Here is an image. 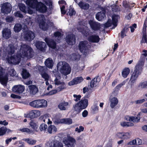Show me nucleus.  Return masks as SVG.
<instances>
[{"label":"nucleus","mask_w":147,"mask_h":147,"mask_svg":"<svg viewBox=\"0 0 147 147\" xmlns=\"http://www.w3.org/2000/svg\"><path fill=\"white\" fill-rule=\"evenodd\" d=\"M34 55L32 49L28 45H22L19 51L16 55L9 57V55H3V59H6V62L9 64L14 65L18 64L20 62L21 58L26 57L27 59L32 58Z\"/></svg>","instance_id":"obj_1"},{"label":"nucleus","mask_w":147,"mask_h":147,"mask_svg":"<svg viewBox=\"0 0 147 147\" xmlns=\"http://www.w3.org/2000/svg\"><path fill=\"white\" fill-rule=\"evenodd\" d=\"M26 3L32 9L29 7L26 9L25 5L24 4H20L19 5L20 10L25 13H28L30 14H32L35 9L43 13L45 12L47 10V7L45 5L41 2H38L37 0H27Z\"/></svg>","instance_id":"obj_2"},{"label":"nucleus","mask_w":147,"mask_h":147,"mask_svg":"<svg viewBox=\"0 0 147 147\" xmlns=\"http://www.w3.org/2000/svg\"><path fill=\"white\" fill-rule=\"evenodd\" d=\"M57 69L60 72L65 75L69 74L71 68L69 65L65 62H60L57 65Z\"/></svg>","instance_id":"obj_3"},{"label":"nucleus","mask_w":147,"mask_h":147,"mask_svg":"<svg viewBox=\"0 0 147 147\" xmlns=\"http://www.w3.org/2000/svg\"><path fill=\"white\" fill-rule=\"evenodd\" d=\"M88 100L86 98H82L74 106V109L76 113H80L81 111L85 109L88 106Z\"/></svg>","instance_id":"obj_4"},{"label":"nucleus","mask_w":147,"mask_h":147,"mask_svg":"<svg viewBox=\"0 0 147 147\" xmlns=\"http://www.w3.org/2000/svg\"><path fill=\"white\" fill-rule=\"evenodd\" d=\"M142 72L135 68L133 73L131 75L129 82V85L132 86L136 83L138 76Z\"/></svg>","instance_id":"obj_5"},{"label":"nucleus","mask_w":147,"mask_h":147,"mask_svg":"<svg viewBox=\"0 0 147 147\" xmlns=\"http://www.w3.org/2000/svg\"><path fill=\"white\" fill-rule=\"evenodd\" d=\"M64 143L68 147H75L76 144V140L73 138L69 136L63 139Z\"/></svg>","instance_id":"obj_6"},{"label":"nucleus","mask_w":147,"mask_h":147,"mask_svg":"<svg viewBox=\"0 0 147 147\" xmlns=\"http://www.w3.org/2000/svg\"><path fill=\"white\" fill-rule=\"evenodd\" d=\"M119 17L118 15H114L112 17V20L109 19L107 22L104 24V27L108 28L113 25L114 27H115L117 25V22Z\"/></svg>","instance_id":"obj_7"},{"label":"nucleus","mask_w":147,"mask_h":147,"mask_svg":"<svg viewBox=\"0 0 147 147\" xmlns=\"http://www.w3.org/2000/svg\"><path fill=\"white\" fill-rule=\"evenodd\" d=\"M45 17L42 15L39 16L38 22L40 27L43 30H46L48 28L49 24H47L45 23Z\"/></svg>","instance_id":"obj_8"},{"label":"nucleus","mask_w":147,"mask_h":147,"mask_svg":"<svg viewBox=\"0 0 147 147\" xmlns=\"http://www.w3.org/2000/svg\"><path fill=\"white\" fill-rule=\"evenodd\" d=\"M89 46L87 41H84L80 42L78 47L80 51L85 55H86L88 52Z\"/></svg>","instance_id":"obj_9"},{"label":"nucleus","mask_w":147,"mask_h":147,"mask_svg":"<svg viewBox=\"0 0 147 147\" xmlns=\"http://www.w3.org/2000/svg\"><path fill=\"white\" fill-rule=\"evenodd\" d=\"M22 36L26 40L30 41L33 40L35 37L34 34L32 31L28 30L24 32Z\"/></svg>","instance_id":"obj_10"},{"label":"nucleus","mask_w":147,"mask_h":147,"mask_svg":"<svg viewBox=\"0 0 147 147\" xmlns=\"http://www.w3.org/2000/svg\"><path fill=\"white\" fill-rule=\"evenodd\" d=\"M11 10V6L9 3H4L2 6L1 13L2 15L10 13Z\"/></svg>","instance_id":"obj_11"},{"label":"nucleus","mask_w":147,"mask_h":147,"mask_svg":"<svg viewBox=\"0 0 147 147\" xmlns=\"http://www.w3.org/2000/svg\"><path fill=\"white\" fill-rule=\"evenodd\" d=\"M5 73V69L0 65V82L3 86H5L7 82V76H3Z\"/></svg>","instance_id":"obj_12"},{"label":"nucleus","mask_w":147,"mask_h":147,"mask_svg":"<svg viewBox=\"0 0 147 147\" xmlns=\"http://www.w3.org/2000/svg\"><path fill=\"white\" fill-rule=\"evenodd\" d=\"M60 77L58 76L56 77V78L54 80L55 84L59 86L58 88V91L59 92L62 90L66 88V86L65 83L64 82L60 81Z\"/></svg>","instance_id":"obj_13"},{"label":"nucleus","mask_w":147,"mask_h":147,"mask_svg":"<svg viewBox=\"0 0 147 147\" xmlns=\"http://www.w3.org/2000/svg\"><path fill=\"white\" fill-rule=\"evenodd\" d=\"M66 40L67 43L69 45H73L76 42V38L74 35L72 34L67 35L66 37Z\"/></svg>","instance_id":"obj_14"},{"label":"nucleus","mask_w":147,"mask_h":147,"mask_svg":"<svg viewBox=\"0 0 147 147\" xmlns=\"http://www.w3.org/2000/svg\"><path fill=\"white\" fill-rule=\"evenodd\" d=\"M124 119L127 121L132 122L134 123H137L140 121V117H138L127 115L125 116Z\"/></svg>","instance_id":"obj_15"},{"label":"nucleus","mask_w":147,"mask_h":147,"mask_svg":"<svg viewBox=\"0 0 147 147\" xmlns=\"http://www.w3.org/2000/svg\"><path fill=\"white\" fill-rule=\"evenodd\" d=\"M145 58L142 57L141 56L138 64L136 65L135 69L139 70L141 72L142 71L143 67L145 61Z\"/></svg>","instance_id":"obj_16"},{"label":"nucleus","mask_w":147,"mask_h":147,"mask_svg":"<svg viewBox=\"0 0 147 147\" xmlns=\"http://www.w3.org/2000/svg\"><path fill=\"white\" fill-rule=\"evenodd\" d=\"M70 107V104L68 102L63 101L60 102L58 105V108L61 110H65Z\"/></svg>","instance_id":"obj_17"},{"label":"nucleus","mask_w":147,"mask_h":147,"mask_svg":"<svg viewBox=\"0 0 147 147\" xmlns=\"http://www.w3.org/2000/svg\"><path fill=\"white\" fill-rule=\"evenodd\" d=\"M12 90L14 92L19 94L22 93L24 90V87L23 86L21 85H16L13 87Z\"/></svg>","instance_id":"obj_18"},{"label":"nucleus","mask_w":147,"mask_h":147,"mask_svg":"<svg viewBox=\"0 0 147 147\" xmlns=\"http://www.w3.org/2000/svg\"><path fill=\"white\" fill-rule=\"evenodd\" d=\"M90 27L92 29L94 30H96L99 29L101 28V25L99 23L95 22L92 20H90L89 22Z\"/></svg>","instance_id":"obj_19"},{"label":"nucleus","mask_w":147,"mask_h":147,"mask_svg":"<svg viewBox=\"0 0 147 147\" xmlns=\"http://www.w3.org/2000/svg\"><path fill=\"white\" fill-rule=\"evenodd\" d=\"M40 112L38 110L31 111L28 114V117L31 118H34L39 117L40 115Z\"/></svg>","instance_id":"obj_20"},{"label":"nucleus","mask_w":147,"mask_h":147,"mask_svg":"<svg viewBox=\"0 0 147 147\" xmlns=\"http://www.w3.org/2000/svg\"><path fill=\"white\" fill-rule=\"evenodd\" d=\"M116 137L123 139H128L130 138L131 134L129 132L117 133L116 135Z\"/></svg>","instance_id":"obj_21"},{"label":"nucleus","mask_w":147,"mask_h":147,"mask_svg":"<svg viewBox=\"0 0 147 147\" xmlns=\"http://www.w3.org/2000/svg\"><path fill=\"white\" fill-rule=\"evenodd\" d=\"M35 45L37 49L41 51H44L45 50L46 45L44 42L39 41H37Z\"/></svg>","instance_id":"obj_22"},{"label":"nucleus","mask_w":147,"mask_h":147,"mask_svg":"<svg viewBox=\"0 0 147 147\" xmlns=\"http://www.w3.org/2000/svg\"><path fill=\"white\" fill-rule=\"evenodd\" d=\"M2 32L3 37L5 39H8L11 36V31L9 28H5L3 30Z\"/></svg>","instance_id":"obj_23"},{"label":"nucleus","mask_w":147,"mask_h":147,"mask_svg":"<svg viewBox=\"0 0 147 147\" xmlns=\"http://www.w3.org/2000/svg\"><path fill=\"white\" fill-rule=\"evenodd\" d=\"M43 121L48 124H51L53 121V116L51 117L49 115L46 114L43 116Z\"/></svg>","instance_id":"obj_24"},{"label":"nucleus","mask_w":147,"mask_h":147,"mask_svg":"<svg viewBox=\"0 0 147 147\" xmlns=\"http://www.w3.org/2000/svg\"><path fill=\"white\" fill-rule=\"evenodd\" d=\"M110 106L112 108H114L118 103V100L115 97H110L109 99Z\"/></svg>","instance_id":"obj_25"},{"label":"nucleus","mask_w":147,"mask_h":147,"mask_svg":"<svg viewBox=\"0 0 147 147\" xmlns=\"http://www.w3.org/2000/svg\"><path fill=\"white\" fill-rule=\"evenodd\" d=\"M45 40L49 47L53 49L55 48L56 45V43L52 39L47 38L45 39Z\"/></svg>","instance_id":"obj_26"},{"label":"nucleus","mask_w":147,"mask_h":147,"mask_svg":"<svg viewBox=\"0 0 147 147\" xmlns=\"http://www.w3.org/2000/svg\"><path fill=\"white\" fill-rule=\"evenodd\" d=\"M78 5L81 9L85 10H88L90 6L88 3L82 1H80Z\"/></svg>","instance_id":"obj_27"},{"label":"nucleus","mask_w":147,"mask_h":147,"mask_svg":"<svg viewBox=\"0 0 147 147\" xmlns=\"http://www.w3.org/2000/svg\"><path fill=\"white\" fill-rule=\"evenodd\" d=\"M15 49L14 45L12 44H10L7 47L6 50L9 55H11L14 53Z\"/></svg>","instance_id":"obj_28"},{"label":"nucleus","mask_w":147,"mask_h":147,"mask_svg":"<svg viewBox=\"0 0 147 147\" xmlns=\"http://www.w3.org/2000/svg\"><path fill=\"white\" fill-rule=\"evenodd\" d=\"M51 147H63L62 144L59 141H53L49 144Z\"/></svg>","instance_id":"obj_29"},{"label":"nucleus","mask_w":147,"mask_h":147,"mask_svg":"<svg viewBox=\"0 0 147 147\" xmlns=\"http://www.w3.org/2000/svg\"><path fill=\"white\" fill-rule=\"evenodd\" d=\"M40 74L42 78L44 79L45 80H49L51 79V76L46 72L42 70L40 72Z\"/></svg>","instance_id":"obj_30"},{"label":"nucleus","mask_w":147,"mask_h":147,"mask_svg":"<svg viewBox=\"0 0 147 147\" xmlns=\"http://www.w3.org/2000/svg\"><path fill=\"white\" fill-rule=\"evenodd\" d=\"M45 64L47 67L51 69L53 66V62L51 58H49L45 60Z\"/></svg>","instance_id":"obj_31"},{"label":"nucleus","mask_w":147,"mask_h":147,"mask_svg":"<svg viewBox=\"0 0 147 147\" xmlns=\"http://www.w3.org/2000/svg\"><path fill=\"white\" fill-rule=\"evenodd\" d=\"M105 17V14L103 11L98 12L96 15V18L99 21L102 20Z\"/></svg>","instance_id":"obj_32"},{"label":"nucleus","mask_w":147,"mask_h":147,"mask_svg":"<svg viewBox=\"0 0 147 147\" xmlns=\"http://www.w3.org/2000/svg\"><path fill=\"white\" fill-rule=\"evenodd\" d=\"M48 132L50 134H54L57 131L56 127L53 125H51L49 126L47 129Z\"/></svg>","instance_id":"obj_33"},{"label":"nucleus","mask_w":147,"mask_h":147,"mask_svg":"<svg viewBox=\"0 0 147 147\" xmlns=\"http://www.w3.org/2000/svg\"><path fill=\"white\" fill-rule=\"evenodd\" d=\"M99 38L98 36L92 35L90 36L88 39V40L92 42H98L99 41Z\"/></svg>","instance_id":"obj_34"},{"label":"nucleus","mask_w":147,"mask_h":147,"mask_svg":"<svg viewBox=\"0 0 147 147\" xmlns=\"http://www.w3.org/2000/svg\"><path fill=\"white\" fill-rule=\"evenodd\" d=\"M29 91L31 94H35L38 91V89L36 86L34 85L29 86H28Z\"/></svg>","instance_id":"obj_35"},{"label":"nucleus","mask_w":147,"mask_h":147,"mask_svg":"<svg viewBox=\"0 0 147 147\" xmlns=\"http://www.w3.org/2000/svg\"><path fill=\"white\" fill-rule=\"evenodd\" d=\"M130 70L128 68H125L123 69L121 72V75L123 77L125 78L129 74Z\"/></svg>","instance_id":"obj_36"},{"label":"nucleus","mask_w":147,"mask_h":147,"mask_svg":"<svg viewBox=\"0 0 147 147\" xmlns=\"http://www.w3.org/2000/svg\"><path fill=\"white\" fill-rule=\"evenodd\" d=\"M30 105L32 107L36 108H39V100H37L31 102Z\"/></svg>","instance_id":"obj_37"},{"label":"nucleus","mask_w":147,"mask_h":147,"mask_svg":"<svg viewBox=\"0 0 147 147\" xmlns=\"http://www.w3.org/2000/svg\"><path fill=\"white\" fill-rule=\"evenodd\" d=\"M146 30V28H145L144 31L143 32L142 39L141 41V43L142 45L143 44L146 43L147 45V37Z\"/></svg>","instance_id":"obj_38"},{"label":"nucleus","mask_w":147,"mask_h":147,"mask_svg":"<svg viewBox=\"0 0 147 147\" xmlns=\"http://www.w3.org/2000/svg\"><path fill=\"white\" fill-rule=\"evenodd\" d=\"M120 125L123 127H127L133 126L134 124L132 122L123 121L120 123Z\"/></svg>","instance_id":"obj_39"},{"label":"nucleus","mask_w":147,"mask_h":147,"mask_svg":"<svg viewBox=\"0 0 147 147\" xmlns=\"http://www.w3.org/2000/svg\"><path fill=\"white\" fill-rule=\"evenodd\" d=\"M99 79L98 78H95L90 82V86L91 88H93L96 86L98 82L99 81Z\"/></svg>","instance_id":"obj_40"},{"label":"nucleus","mask_w":147,"mask_h":147,"mask_svg":"<svg viewBox=\"0 0 147 147\" xmlns=\"http://www.w3.org/2000/svg\"><path fill=\"white\" fill-rule=\"evenodd\" d=\"M47 102L44 99L39 100V108L45 107L47 106Z\"/></svg>","instance_id":"obj_41"},{"label":"nucleus","mask_w":147,"mask_h":147,"mask_svg":"<svg viewBox=\"0 0 147 147\" xmlns=\"http://www.w3.org/2000/svg\"><path fill=\"white\" fill-rule=\"evenodd\" d=\"M22 28L21 25L20 24H17L14 26L13 30L14 31L16 32H19Z\"/></svg>","instance_id":"obj_42"},{"label":"nucleus","mask_w":147,"mask_h":147,"mask_svg":"<svg viewBox=\"0 0 147 147\" xmlns=\"http://www.w3.org/2000/svg\"><path fill=\"white\" fill-rule=\"evenodd\" d=\"M23 140L26 142L28 144L31 145H33L35 144L36 142V140L31 139L25 138L23 139Z\"/></svg>","instance_id":"obj_43"},{"label":"nucleus","mask_w":147,"mask_h":147,"mask_svg":"<svg viewBox=\"0 0 147 147\" xmlns=\"http://www.w3.org/2000/svg\"><path fill=\"white\" fill-rule=\"evenodd\" d=\"M22 75L23 78L24 79H26L28 78L30 75L29 74L27 71L26 70L24 69H23Z\"/></svg>","instance_id":"obj_44"},{"label":"nucleus","mask_w":147,"mask_h":147,"mask_svg":"<svg viewBox=\"0 0 147 147\" xmlns=\"http://www.w3.org/2000/svg\"><path fill=\"white\" fill-rule=\"evenodd\" d=\"M61 122H62V123L69 125L71 124L72 123V119L70 118L62 119Z\"/></svg>","instance_id":"obj_45"},{"label":"nucleus","mask_w":147,"mask_h":147,"mask_svg":"<svg viewBox=\"0 0 147 147\" xmlns=\"http://www.w3.org/2000/svg\"><path fill=\"white\" fill-rule=\"evenodd\" d=\"M53 121L55 124H58L60 123H62L61 122L62 119H57L56 117L54 115H53Z\"/></svg>","instance_id":"obj_46"},{"label":"nucleus","mask_w":147,"mask_h":147,"mask_svg":"<svg viewBox=\"0 0 147 147\" xmlns=\"http://www.w3.org/2000/svg\"><path fill=\"white\" fill-rule=\"evenodd\" d=\"M92 111L94 113H98L99 111V107L96 104L93 105L91 107Z\"/></svg>","instance_id":"obj_47"},{"label":"nucleus","mask_w":147,"mask_h":147,"mask_svg":"<svg viewBox=\"0 0 147 147\" xmlns=\"http://www.w3.org/2000/svg\"><path fill=\"white\" fill-rule=\"evenodd\" d=\"M29 125L32 129L35 130H36L38 125L32 121L30 123Z\"/></svg>","instance_id":"obj_48"},{"label":"nucleus","mask_w":147,"mask_h":147,"mask_svg":"<svg viewBox=\"0 0 147 147\" xmlns=\"http://www.w3.org/2000/svg\"><path fill=\"white\" fill-rule=\"evenodd\" d=\"M61 35V33L59 32H57L55 33L54 37L55 39H58L57 40H56L57 42H59V40L60 39Z\"/></svg>","instance_id":"obj_49"},{"label":"nucleus","mask_w":147,"mask_h":147,"mask_svg":"<svg viewBox=\"0 0 147 147\" xmlns=\"http://www.w3.org/2000/svg\"><path fill=\"white\" fill-rule=\"evenodd\" d=\"M7 131V128L4 127H2L0 128V136L4 135Z\"/></svg>","instance_id":"obj_50"},{"label":"nucleus","mask_w":147,"mask_h":147,"mask_svg":"<svg viewBox=\"0 0 147 147\" xmlns=\"http://www.w3.org/2000/svg\"><path fill=\"white\" fill-rule=\"evenodd\" d=\"M84 26L82 25H80L79 26H78L77 27L78 30L80 32H81L82 34H85L86 32V31L85 30H84Z\"/></svg>","instance_id":"obj_51"},{"label":"nucleus","mask_w":147,"mask_h":147,"mask_svg":"<svg viewBox=\"0 0 147 147\" xmlns=\"http://www.w3.org/2000/svg\"><path fill=\"white\" fill-rule=\"evenodd\" d=\"M19 130L22 132H26L28 134H30L32 132L31 130L28 128L20 129Z\"/></svg>","instance_id":"obj_52"},{"label":"nucleus","mask_w":147,"mask_h":147,"mask_svg":"<svg viewBox=\"0 0 147 147\" xmlns=\"http://www.w3.org/2000/svg\"><path fill=\"white\" fill-rule=\"evenodd\" d=\"M76 84L80 83L83 81V79L82 77H79L74 78Z\"/></svg>","instance_id":"obj_53"},{"label":"nucleus","mask_w":147,"mask_h":147,"mask_svg":"<svg viewBox=\"0 0 147 147\" xmlns=\"http://www.w3.org/2000/svg\"><path fill=\"white\" fill-rule=\"evenodd\" d=\"M43 2L50 7H52V3L51 0H43Z\"/></svg>","instance_id":"obj_54"},{"label":"nucleus","mask_w":147,"mask_h":147,"mask_svg":"<svg viewBox=\"0 0 147 147\" xmlns=\"http://www.w3.org/2000/svg\"><path fill=\"white\" fill-rule=\"evenodd\" d=\"M84 128L82 126H80L79 128L76 127L75 129V131L77 132L78 133H80L81 131H83L84 130Z\"/></svg>","instance_id":"obj_55"},{"label":"nucleus","mask_w":147,"mask_h":147,"mask_svg":"<svg viewBox=\"0 0 147 147\" xmlns=\"http://www.w3.org/2000/svg\"><path fill=\"white\" fill-rule=\"evenodd\" d=\"M47 125L44 124H41L40 127V129L41 131L45 130L47 128Z\"/></svg>","instance_id":"obj_56"},{"label":"nucleus","mask_w":147,"mask_h":147,"mask_svg":"<svg viewBox=\"0 0 147 147\" xmlns=\"http://www.w3.org/2000/svg\"><path fill=\"white\" fill-rule=\"evenodd\" d=\"M68 13L69 16H72L75 14L76 12L73 9L71 8L69 9Z\"/></svg>","instance_id":"obj_57"},{"label":"nucleus","mask_w":147,"mask_h":147,"mask_svg":"<svg viewBox=\"0 0 147 147\" xmlns=\"http://www.w3.org/2000/svg\"><path fill=\"white\" fill-rule=\"evenodd\" d=\"M5 20L7 22L10 23L13 21V18L11 16H7L6 17Z\"/></svg>","instance_id":"obj_58"},{"label":"nucleus","mask_w":147,"mask_h":147,"mask_svg":"<svg viewBox=\"0 0 147 147\" xmlns=\"http://www.w3.org/2000/svg\"><path fill=\"white\" fill-rule=\"evenodd\" d=\"M139 86L142 88H147L146 81L141 83L139 84Z\"/></svg>","instance_id":"obj_59"},{"label":"nucleus","mask_w":147,"mask_h":147,"mask_svg":"<svg viewBox=\"0 0 147 147\" xmlns=\"http://www.w3.org/2000/svg\"><path fill=\"white\" fill-rule=\"evenodd\" d=\"M125 81L117 85L115 88V89L118 91L120 88L125 84Z\"/></svg>","instance_id":"obj_60"},{"label":"nucleus","mask_w":147,"mask_h":147,"mask_svg":"<svg viewBox=\"0 0 147 147\" xmlns=\"http://www.w3.org/2000/svg\"><path fill=\"white\" fill-rule=\"evenodd\" d=\"M9 74L11 76L13 77L15 76L16 74V72L13 69H12L10 70Z\"/></svg>","instance_id":"obj_61"},{"label":"nucleus","mask_w":147,"mask_h":147,"mask_svg":"<svg viewBox=\"0 0 147 147\" xmlns=\"http://www.w3.org/2000/svg\"><path fill=\"white\" fill-rule=\"evenodd\" d=\"M74 97L76 98L74 100L75 101L77 102L80 100L81 96L80 95H77L76 94H74L73 95Z\"/></svg>","instance_id":"obj_62"},{"label":"nucleus","mask_w":147,"mask_h":147,"mask_svg":"<svg viewBox=\"0 0 147 147\" xmlns=\"http://www.w3.org/2000/svg\"><path fill=\"white\" fill-rule=\"evenodd\" d=\"M145 101V100L144 99H142L136 100L135 101V103L136 104H140L144 102Z\"/></svg>","instance_id":"obj_63"},{"label":"nucleus","mask_w":147,"mask_h":147,"mask_svg":"<svg viewBox=\"0 0 147 147\" xmlns=\"http://www.w3.org/2000/svg\"><path fill=\"white\" fill-rule=\"evenodd\" d=\"M58 91L57 90H54L50 91L48 93V95H51L55 94L58 92Z\"/></svg>","instance_id":"obj_64"}]
</instances>
